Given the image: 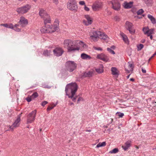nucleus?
<instances>
[{
    "label": "nucleus",
    "mask_w": 156,
    "mask_h": 156,
    "mask_svg": "<svg viewBox=\"0 0 156 156\" xmlns=\"http://www.w3.org/2000/svg\"><path fill=\"white\" fill-rule=\"evenodd\" d=\"M78 88L77 85L75 83L68 84L65 88L66 95L74 102L76 101V98L78 97V96L75 95Z\"/></svg>",
    "instance_id": "1"
},
{
    "label": "nucleus",
    "mask_w": 156,
    "mask_h": 156,
    "mask_svg": "<svg viewBox=\"0 0 156 156\" xmlns=\"http://www.w3.org/2000/svg\"><path fill=\"white\" fill-rule=\"evenodd\" d=\"M63 45L64 47L66 48L69 52H74L80 49V47L78 46L76 43V41L66 39L63 41Z\"/></svg>",
    "instance_id": "2"
},
{
    "label": "nucleus",
    "mask_w": 156,
    "mask_h": 156,
    "mask_svg": "<svg viewBox=\"0 0 156 156\" xmlns=\"http://www.w3.org/2000/svg\"><path fill=\"white\" fill-rule=\"evenodd\" d=\"M77 66V64L74 61H68L65 63V69L66 70L72 72L76 69Z\"/></svg>",
    "instance_id": "3"
},
{
    "label": "nucleus",
    "mask_w": 156,
    "mask_h": 156,
    "mask_svg": "<svg viewBox=\"0 0 156 156\" xmlns=\"http://www.w3.org/2000/svg\"><path fill=\"white\" fill-rule=\"evenodd\" d=\"M39 14L41 18L43 19L44 24L46 25L47 23H50L51 20L50 16L45 10L42 9H41L40 10Z\"/></svg>",
    "instance_id": "4"
},
{
    "label": "nucleus",
    "mask_w": 156,
    "mask_h": 156,
    "mask_svg": "<svg viewBox=\"0 0 156 156\" xmlns=\"http://www.w3.org/2000/svg\"><path fill=\"white\" fill-rule=\"evenodd\" d=\"M67 7L70 10L76 11L78 8L76 0H69Z\"/></svg>",
    "instance_id": "5"
},
{
    "label": "nucleus",
    "mask_w": 156,
    "mask_h": 156,
    "mask_svg": "<svg viewBox=\"0 0 156 156\" xmlns=\"http://www.w3.org/2000/svg\"><path fill=\"white\" fill-rule=\"evenodd\" d=\"M58 21H55L54 25H47V27L48 29V33H52L58 30Z\"/></svg>",
    "instance_id": "6"
},
{
    "label": "nucleus",
    "mask_w": 156,
    "mask_h": 156,
    "mask_svg": "<svg viewBox=\"0 0 156 156\" xmlns=\"http://www.w3.org/2000/svg\"><path fill=\"white\" fill-rule=\"evenodd\" d=\"M37 111L35 110L30 113L27 116V124L32 123L35 119Z\"/></svg>",
    "instance_id": "7"
},
{
    "label": "nucleus",
    "mask_w": 156,
    "mask_h": 156,
    "mask_svg": "<svg viewBox=\"0 0 156 156\" xmlns=\"http://www.w3.org/2000/svg\"><path fill=\"white\" fill-rule=\"evenodd\" d=\"M31 8V6L28 4L23 6L16 9L17 12L22 14L27 12Z\"/></svg>",
    "instance_id": "8"
},
{
    "label": "nucleus",
    "mask_w": 156,
    "mask_h": 156,
    "mask_svg": "<svg viewBox=\"0 0 156 156\" xmlns=\"http://www.w3.org/2000/svg\"><path fill=\"white\" fill-rule=\"evenodd\" d=\"M101 32L99 31L92 30L90 33V37L94 41H97L98 38H99Z\"/></svg>",
    "instance_id": "9"
},
{
    "label": "nucleus",
    "mask_w": 156,
    "mask_h": 156,
    "mask_svg": "<svg viewBox=\"0 0 156 156\" xmlns=\"http://www.w3.org/2000/svg\"><path fill=\"white\" fill-rule=\"evenodd\" d=\"M112 7L114 10L118 11L120 9V5L118 0H113L110 2Z\"/></svg>",
    "instance_id": "10"
},
{
    "label": "nucleus",
    "mask_w": 156,
    "mask_h": 156,
    "mask_svg": "<svg viewBox=\"0 0 156 156\" xmlns=\"http://www.w3.org/2000/svg\"><path fill=\"white\" fill-rule=\"evenodd\" d=\"M54 55L57 57L61 56L64 52L63 49L62 48L58 47L56 48L53 50Z\"/></svg>",
    "instance_id": "11"
},
{
    "label": "nucleus",
    "mask_w": 156,
    "mask_h": 156,
    "mask_svg": "<svg viewBox=\"0 0 156 156\" xmlns=\"http://www.w3.org/2000/svg\"><path fill=\"white\" fill-rule=\"evenodd\" d=\"M22 114V113L18 116L17 118L13 124L10 126V128L13 130V129L17 127H18L20 125V117Z\"/></svg>",
    "instance_id": "12"
},
{
    "label": "nucleus",
    "mask_w": 156,
    "mask_h": 156,
    "mask_svg": "<svg viewBox=\"0 0 156 156\" xmlns=\"http://www.w3.org/2000/svg\"><path fill=\"white\" fill-rule=\"evenodd\" d=\"M155 29L154 28L149 29L148 27H144L143 29V31L144 34L146 35L148 37L149 36L154 34Z\"/></svg>",
    "instance_id": "13"
},
{
    "label": "nucleus",
    "mask_w": 156,
    "mask_h": 156,
    "mask_svg": "<svg viewBox=\"0 0 156 156\" xmlns=\"http://www.w3.org/2000/svg\"><path fill=\"white\" fill-rule=\"evenodd\" d=\"M97 57L98 58L105 62L108 61L109 60V57L103 53L98 55Z\"/></svg>",
    "instance_id": "14"
},
{
    "label": "nucleus",
    "mask_w": 156,
    "mask_h": 156,
    "mask_svg": "<svg viewBox=\"0 0 156 156\" xmlns=\"http://www.w3.org/2000/svg\"><path fill=\"white\" fill-rule=\"evenodd\" d=\"M18 23L22 27H24L28 24V22L27 20L24 17L21 16L20 17V21Z\"/></svg>",
    "instance_id": "15"
},
{
    "label": "nucleus",
    "mask_w": 156,
    "mask_h": 156,
    "mask_svg": "<svg viewBox=\"0 0 156 156\" xmlns=\"http://www.w3.org/2000/svg\"><path fill=\"white\" fill-rule=\"evenodd\" d=\"M84 16L86 19V20H83V22L84 24L86 26L91 24L92 22L91 18L88 15H85Z\"/></svg>",
    "instance_id": "16"
},
{
    "label": "nucleus",
    "mask_w": 156,
    "mask_h": 156,
    "mask_svg": "<svg viewBox=\"0 0 156 156\" xmlns=\"http://www.w3.org/2000/svg\"><path fill=\"white\" fill-rule=\"evenodd\" d=\"M101 6V2H96L94 3L92 6V8L94 11H96L99 10Z\"/></svg>",
    "instance_id": "17"
},
{
    "label": "nucleus",
    "mask_w": 156,
    "mask_h": 156,
    "mask_svg": "<svg viewBox=\"0 0 156 156\" xmlns=\"http://www.w3.org/2000/svg\"><path fill=\"white\" fill-rule=\"evenodd\" d=\"M133 2H130L129 3L125 2L123 4V6L125 8L128 9L131 8L133 6Z\"/></svg>",
    "instance_id": "18"
},
{
    "label": "nucleus",
    "mask_w": 156,
    "mask_h": 156,
    "mask_svg": "<svg viewBox=\"0 0 156 156\" xmlns=\"http://www.w3.org/2000/svg\"><path fill=\"white\" fill-rule=\"evenodd\" d=\"M120 35L125 43L128 44H129V41L127 37L123 33H120Z\"/></svg>",
    "instance_id": "19"
},
{
    "label": "nucleus",
    "mask_w": 156,
    "mask_h": 156,
    "mask_svg": "<svg viewBox=\"0 0 156 156\" xmlns=\"http://www.w3.org/2000/svg\"><path fill=\"white\" fill-rule=\"evenodd\" d=\"M128 69L126 68H125L126 70V71L128 73H129L131 72H132L133 70V64L131 63V62H128Z\"/></svg>",
    "instance_id": "20"
},
{
    "label": "nucleus",
    "mask_w": 156,
    "mask_h": 156,
    "mask_svg": "<svg viewBox=\"0 0 156 156\" xmlns=\"http://www.w3.org/2000/svg\"><path fill=\"white\" fill-rule=\"evenodd\" d=\"M112 74L113 75L118 76L119 75V71L115 67H112L111 69Z\"/></svg>",
    "instance_id": "21"
},
{
    "label": "nucleus",
    "mask_w": 156,
    "mask_h": 156,
    "mask_svg": "<svg viewBox=\"0 0 156 156\" xmlns=\"http://www.w3.org/2000/svg\"><path fill=\"white\" fill-rule=\"evenodd\" d=\"M131 142L130 140H128L125 144L124 145L122 146V147L125 150H127L130 146Z\"/></svg>",
    "instance_id": "22"
},
{
    "label": "nucleus",
    "mask_w": 156,
    "mask_h": 156,
    "mask_svg": "<svg viewBox=\"0 0 156 156\" xmlns=\"http://www.w3.org/2000/svg\"><path fill=\"white\" fill-rule=\"evenodd\" d=\"M76 43L78 46L80 47V48L81 47H83V48H87V45L84 44L83 42L79 41H76Z\"/></svg>",
    "instance_id": "23"
},
{
    "label": "nucleus",
    "mask_w": 156,
    "mask_h": 156,
    "mask_svg": "<svg viewBox=\"0 0 156 156\" xmlns=\"http://www.w3.org/2000/svg\"><path fill=\"white\" fill-rule=\"evenodd\" d=\"M93 74L92 71H89L84 73L82 76L83 77H90L92 76Z\"/></svg>",
    "instance_id": "24"
},
{
    "label": "nucleus",
    "mask_w": 156,
    "mask_h": 156,
    "mask_svg": "<svg viewBox=\"0 0 156 156\" xmlns=\"http://www.w3.org/2000/svg\"><path fill=\"white\" fill-rule=\"evenodd\" d=\"M81 58L83 59H90L91 58V57L90 55L86 54L83 53L81 55Z\"/></svg>",
    "instance_id": "25"
},
{
    "label": "nucleus",
    "mask_w": 156,
    "mask_h": 156,
    "mask_svg": "<svg viewBox=\"0 0 156 156\" xmlns=\"http://www.w3.org/2000/svg\"><path fill=\"white\" fill-rule=\"evenodd\" d=\"M101 36H100L99 38L104 41H108L109 39L108 37V36L105 34L104 33L101 32Z\"/></svg>",
    "instance_id": "26"
},
{
    "label": "nucleus",
    "mask_w": 156,
    "mask_h": 156,
    "mask_svg": "<svg viewBox=\"0 0 156 156\" xmlns=\"http://www.w3.org/2000/svg\"><path fill=\"white\" fill-rule=\"evenodd\" d=\"M103 66L102 65H100L99 68L95 69V70L97 72L99 73H101L103 72Z\"/></svg>",
    "instance_id": "27"
},
{
    "label": "nucleus",
    "mask_w": 156,
    "mask_h": 156,
    "mask_svg": "<svg viewBox=\"0 0 156 156\" xmlns=\"http://www.w3.org/2000/svg\"><path fill=\"white\" fill-rule=\"evenodd\" d=\"M147 17L151 20V23L153 24L156 23V20L153 16L150 14H148L147 15Z\"/></svg>",
    "instance_id": "28"
},
{
    "label": "nucleus",
    "mask_w": 156,
    "mask_h": 156,
    "mask_svg": "<svg viewBox=\"0 0 156 156\" xmlns=\"http://www.w3.org/2000/svg\"><path fill=\"white\" fill-rule=\"evenodd\" d=\"M126 27L127 30L130 29L133 27V25L131 23L127 21L126 23Z\"/></svg>",
    "instance_id": "29"
},
{
    "label": "nucleus",
    "mask_w": 156,
    "mask_h": 156,
    "mask_svg": "<svg viewBox=\"0 0 156 156\" xmlns=\"http://www.w3.org/2000/svg\"><path fill=\"white\" fill-rule=\"evenodd\" d=\"M41 32L44 33H48V29L47 27V25L43 27L41 29Z\"/></svg>",
    "instance_id": "30"
},
{
    "label": "nucleus",
    "mask_w": 156,
    "mask_h": 156,
    "mask_svg": "<svg viewBox=\"0 0 156 156\" xmlns=\"http://www.w3.org/2000/svg\"><path fill=\"white\" fill-rule=\"evenodd\" d=\"M51 51L50 50H46L44 51L43 53V55L45 56H50Z\"/></svg>",
    "instance_id": "31"
},
{
    "label": "nucleus",
    "mask_w": 156,
    "mask_h": 156,
    "mask_svg": "<svg viewBox=\"0 0 156 156\" xmlns=\"http://www.w3.org/2000/svg\"><path fill=\"white\" fill-rule=\"evenodd\" d=\"M106 144L105 142H100L96 146V147L98 148L101 147H104L106 145Z\"/></svg>",
    "instance_id": "32"
},
{
    "label": "nucleus",
    "mask_w": 156,
    "mask_h": 156,
    "mask_svg": "<svg viewBox=\"0 0 156 156\" xmlns=\"http://www.w3.org/2000/svg\"><path fill=\"white\" fill-rule=\"evenodd\" d=\"M118 151V149L117 148H115L112 150L110 151L109 153L111 154H115L117 153Z\"/></svg>",
    "instance_id": "33"
},
{
    "label": "nucleus",
    "mask_w": 156,
    "mask_h": 156,
    "mask_svg": "<svg viewBox=\"0 0 156 156\" xmlns=\"http://www.w3.org/2000/svg\"><path fill=\"white\" fill-rule=\"evenodd\" d=\"M38 96V93L37 92L34 93L31 96L32 98L33 99H34L35 98H37Z\"/></svg>",
    "instance_id": "34"
},
{
    "label": "nucleus",
    "mask_w": 156,
    "mask_h": 156,
    "mask_svg": "<svg viewBox=\"0 0 156 156\" xmlns=\"http://www.w3.org/2000/svg\"><path fill=\"white\" fill-rule=\"evenodd\" d=\"M128 30L129 31V33L132 34H134L135 32V30L133 27Z\"/></svg>",
    "instance_id": "35"
},
{
    "label": "nucleus",
    "mask_w": 156,
    "mask_h": 156,
    "mask_svg": "<svg viewBox=\"0 0 156 156\" xmlns=\"http://www.w3.org/2000/svg\"><path fill=\"white\" fill-rule=\"evenodd\" d=\"M144 47V45L142 44H140L137 46V50H140Z\"/></svg>",
    "instance_id": "36"
},
{
    "label": "nucleus",
    "mask_w": 156,
    "mask_h": 156,
    "mask_svg": "<svg viewBox=\"0 0 156 156\" xmlns=\"http://www.w3.org/2000/svg\"><path fill=\"white\" fill-rule=\"evenodd\" d=\"M107 50L110 53H111L112 54H115V51H114L113 50H112L111 48H107Z\"/></svg>",
    "instance_id": "37"
},
{
    "label": "nucleus",
    "mask_w": 156,
    "mask_h": 156,
    "mask_svg": "<svg viewBox=\"0 0 156 156\" xmlns=\"http://www.w3.org/2000/svg\"><path fill=\"white\" fill-rule=\"evenodd\" d=\"M42 87L44 88L50 89L51 87V86H49L46 84H43L42 85Z\"/></svg>",
    "instance_id": "38"
},
{
    "label": "nucleus",
    "mask_w": 156,
    "mask_h": 156,
    "mask_svg": "<svg viewBox=\"0 0 156 156\" xmlns=\"http://www.w3.org/2000/svg\"><path fill=\"white\" fill-rule=\"evenodd\" d=\"M144 12V10L142 9H140L137 12V14L138 15L141 14Z\"/></svg>",
    "instance_id": "39"
},
{
    "label": "nucleus",
    "mask_w": 156,
    "mask_h": 156,
    "mask_svg": "<svg viewBox=\"0 0 156 156\" xmlns=\"http://www.w3.org/2000/svg\"><path fill=\"white\" fill-rule=\"evenodd\" d=\"M116 114H119L118 116L120 118H122L124 115V114L123 113L120 112H117Z\"/></svg>",
    "instance_id": "40"
},
{
    "label": "nucleus",
    "mask_w": 156,
    "mask_h": 156,
    "mask_svg": "<svg viewBox=\"0 0 156 156\" xmlns=\"http://www.w3.org/2000/svg\"><path fill=\"white\" fill-rule=\"evenodd\" d=\"M56 106V105H54L53 106H48L47 108V110L48 111H50L51 110V109H52L54 108V107H55V106Z\"/></svg>",
    "instance_id": "41"
},
{
    "label": "nucleus",
    "mask_w": 156,
    "mask_h": 156,
    "mask_svg": "<svg viewBox=\"0 0 156 156\" xmlns=\"http://www.w3.org/2000/svg\"><path fill=\"white\" fill-rule=\"evenodd\" d=\"M32 99H33L32 98L31 96L30 97H28L26 98V100L28 102H30Z\"/></svg>",
    "instance_id": "42"
},
{
    "label": "nucleus",
    "mask_w": 156,
    "mask_h": 156,
    "mask_svg": "<svg viewBox=\"0 0 156 156\" xmlns=\"http://www.w3.org/2000/svg\"><path fill=\"white\" fill-rule=\"evenodd\" d=\"M114 20L115 21H119L120 20V19L119 16H116L115 17Z\"/></svg>",
    "instance_id": "43"
},
{
    "label": "nucleus",
    "mask_w": 156,
    "mask_h": 156,
    "mask_svg": "<svg viewBox=\"0 0 156 156\" xmlns=\"http://www.w3.org/2000/svg\"><path fill=\"white\" fill-rule=\"evenodd\" d=\"M83 98H82L81 97H79V98H78V100H77V103H79V102L80 101H83Z\"/></svg>",
    "instance_id": "44"
},
{
    "label": "nucleus",
    "mask_w": 156,
    "mask_h": 156,
    "mask_svg": "<svg viewBox=\"0 0 156 156\" xmlns=\"http://www.w3.org/2000/svg\"><path fill=\"white\" fill-rule=\"evenodd\" d=\"M8 28L13 29L14 27H13V25L12 24H10L8 25Z\"/></svg>",
    "instance_id": "45"
},
{
    "label": "nucleus",
    "mask_w": 156,
    "mask_h": 156,
    "mask_svg": "<svg viewBox=\"0 0 156 156\" xmlns=\"http://www.w3.org/2000/svg\"><path fill=\"white\" fill-rule=\"evenodd\" d=\"M1 26H3L5 27L8 28V24L7 23H2L0 25Z\"/></svg>",
    "instance_id": "46"
},
{
    "label": "nucleus",
    "mask_w": 156,
    "mask_h": 156,
    "mask_svg": "<svg viewBox=\"0 0 156 156\" xmlns=\"http://www.w3.org/2000/svg\"><path fill=\"white\" fill-rule=\"evenodd\" d=\"M48 102L47 101H44L42 102L41 103V105L43 106H44L45 105H46V104L48 103Z\"/></svg>",
    "instance_id": "47"
},
{
    "label": "nucleus",
    "mask_w": 156,
    "mask_h": 156,
    "mask_svg": "<svg viewBox=\"0 0 156 156\" xmlns=\"http://www.w3.org/2000/svg\"><path fill=\"white\" fill-rule=\"evenodd\" d=\"M13 29L16 31L17 32H19L20 31L21 29L20 28H15L14 27Z\"/></svg>",
    "instance_id": "48"
},
{
    "label": "nucleus",
    "mask_w": 156,
    "mask_h": 156,
    "mask_svg": "<svg viewBox=\"0 0 156 156\" xmlns=\"http://www.w3.org/2000/svg\"><path fill=\"white\" fill-rule=\"evenodd\" d=\"M79 3L80 5H84L85 4V3L83 1H81L79 2Z\"/></svg>",
    "instance_id": "49"
},
{
    "label": "nucleus",
    "mask_w": 156,
    "mask_h": 156,
    "mask_svg": "<svg viewBox=\"0 0 156 156\" xmlns=\"http://www.w3.org/2000/svg\"><path fill=\"white\" fill-rule=\"evenodd\" d=\"M84 9L86 11H89V9L88 7H87L86 5H85Z\"/></svg>",
    "instance_id": "50"
},
{
    "label": "nucleus",
    "mask_w": 156,
    "mask_h": 156,
    "mask_svg": "<svg viewBox=\"0 0 156 156\" xmlns=\"http://www.w3.org/2000/svg\"><path fill=\"white\" fill-rule=\"evenodd\" d=\"M141 69H142V72L143 73H146V71L145 69H144L142 67L141 68Z\"/></svg>",
    "instance_id": "51"
},
{
    "label": "nucleus",
    "mask_w": 156,
    "mask_h": 156,
    "mask_svg": "<svg viewBox=\"0 0 156 156\" xmlns=\"http://www.w3.org/2000/svg\"><path fill=\"white\" fill-rule=\"evenodd\" d=\"M96 50H100L101 51L102 50V49L101 48H96L95 49Z\"/></svg>",
    "instance_id": "52"
},
{
    "label": "nucleus",
    "mask_w": 156,
    "mask_h": 156,
    "mask_svg": "<svg viewBox=\"0 0 156 156\" xmlns=\"http://www.w3.org/2000/svg\"><path fill=\"white\" fill-rule=\"evenodd\" d=\"M145 3L146 4H147L148 3V0H144Z\"/></svg>",
    "instance_id": "53"
},
{
    "label": "nucleus",
    "mask_w": 156,
    "mask_h": 156,
    "mask_svg": "<svg viewBox=\"0 0 156 156\" xmlns=\"http://www.w3.org/2000/svg\"><path fill=\"white\" fill-rule=\"evenodd\" d=\"M149 37H150V38L151 40H152L153 39V36L152 35H150V36H149Z\"/></svg>",
    "instance_id": "54"
},
{
    "label": "nucleus",
    "mask_w": 156,
    "mask_h": 156,
    "mask_svg": "<svg viewBox=\"0 0 156 156\" xmlns=\"http://www.w3.org/2000/svg\"><path fill=\"white\" fill-rule=\"evenodd\" d=\"M115 47L114 46H112L111 47V49H115Z\"/></svg>",
    "instance_id": "55"
},
{
    "label": "nucleus",
    "mask_w": 156,
    "mask_h": 156,
    "mask_svg": "<svg viewBox=\"0 0 156 156\" xmlns=\"http://www.w3.org/2000/svg\"><path fill=\"white\" fill-rule=\"evenodd\" d=\"M19 26V24H15L13 27H15V28H17V27Z\"/></svg>",
    "instance_id": "56"
},
{
    "label": "nucleus",
    "mask_w": 156,
    "mask_h": 156,
    "mask_svg": "<svg viewBox=\"0 0 156 156\" xmlns=\"http://www.w3.org/2000/svg\"><path fill=\"white\" fill-rule=\"evenodd\" d=\"M130 80L132 81H134V79L133 78H131L130 79Z\"/></svg>",
    "instance_id": "57"
},
{
    "label": "nucleus",
    "mask_w": 156,
    "mask_h": 156,
    "mask_svg": "<svg viewBox=\"0 0 156 156\" xmlns=\"http://www.w3.org/2000/svg\"><path fill=\"white\" fill-rule=\"evenodd\" d=\"M130 75V74L129 75H128L126 77H127V79H129V78Z\"/></svg>",
    "instance_id": "58"
},
{
    "label": "nucleus",
    "mask_w": 156,
    "mask_h": 156,
    "mask_svg": "<svg viewBox=\"0 0 156 156\" xmlns=\"http://www.w3.org/2000/svg\"><path fill=\"white\" fill-rule=\"evenodd\" d=\"M155 55H154V54H153V55L150 58H149L150 59H151Z\"/></svg>",
    "instance_id": "59"
},
{
    "label": "nucleus",
    "mask_w": 156,
    "mask_h": 156,
    "mask_svg": "<svg viewBox=\"0 0 156 156\" xmlns=\"http://www.w3.org/2000/svg\"><path fill=\"white\" fill-rule=\"evenodd\" d=\"M70 105H74V104L73 103H70Z\"/></svg>",
    "instance_id": "60"
},
{
    "label": "nucleus",
    "mask_w": 156,
    "mask_h": 156,
    "mask_svg": "<svg viewBox=\"0 0 156 156\" xmlns=\"http://www.w3.org/2000/svg\"><path fill=\"white\" fill-rule=\"evenodd\" d=\"M151 60V59H150L149 58V59H148V63H149V62L150 61V60Z\"/></svg>",
    "instance_id": "61"
},
{
    "label": "nucleus",
    "mask_w": 156,
    "mask_h": 156,
    "mask_svg": "<svg viewBox=\"0 0 156 156\" xmlns=\"http://www.w3.org/2000/svg\"><path fill=\"white\" fill-rule=\"evenodd\" d=\"M156 55V51L154 54V55Z\"/></svg>",
    "instance_id": "62"
},
{
    "label": "nucleus",
    "mask_w": 156,
    "mask_h": 156,
    "mask_svg": "<svg viewBox=\"0 0 156 156\" xmlns=\"http://www.w3.org/2000/svg\"><path fill=\"white\" fill-rule=\"evenodd\" d=\"M87 131L90 132L91 131V130H87Z\"/></svg>",
    "instance_id": "63"
},
{
    "label": "nucleus",
    "mask_w": 156,
    "mask_h": 156,
    "mask_svg": "<svg viewBox=\"0 0 156 156\" xmlns=\"http://www.w3.org/2000/svg\"><path fill=\"white\" fill-rule=\"evenodd\" d=\"M41 130H42L41 129H40V131H41Z\"/></svg>",
    "instance_id": "64"
}]
</instances>
